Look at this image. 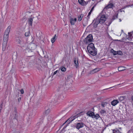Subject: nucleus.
Returning <instances> with one entry per match:
<instances>
[{"label":"nucleus","mask_w":133,"mask_h":133,"mask_svg":"<svg viewBox=\"0 0 133 133\" xmlns=\"http://www.w3.org/2000/svg\"><path fill=\"white\" fill-rule=\"evenodd\" d=\"M66 69L65 67H61V68L58 70V71H59L61 70L62 71L65 72L66 71Z\"/></svg>","instance_id":"393cba45"},{"label":"nucleus","mask_w":133,"mask_h":133,"mask_svg":"<svg viewBox=\"0 0 133 133\" xmlns=\"http://www.w3.org/2000/svg\"><path fill=\"white\" fill-rule=\"evenodd\" d=\"M59 91H62L64 90L65 88L63 85H61L59 87Z\"/></svg>","instance_id":"4be33fe9"},{"label":"nucleus","mask_w":133,"mask_h":133,"mask_svg":"<svg viewBox=\"0 0 133 133\" xmlns=\"http://www.w3.org/2000/svg\"><path fill=\"white\" fill-rule=\"evenodd\" d=\"M20 91L21 94H23L24 93V91L23 89H21Z\"/></svg>","instance_id":"a19ab883"},{"label":"nucleus","mask_w":133,"mask_h":133,"mask_svg":"<svg viewBox=\"0 0 133 133\" xmlns=\"http://www.w3.org/2000/svg\"><path fill=\"white\" fill-rule=\"evenodd\" d=\"M94 23V27L95 28H96L98 24L99 23H98V17H97L96 19H95L93 20V22Z\"/></svg>","instance_id":"9d476101"},{"label":"nucleus","mask_w":133,"mask_h":133,"mask_svg":"<svg viewBox=\"0 0 133 133\" xmlns=\"http://www.w3.org/2000/svg\"><path fill=\"white\" fill-rule=\"evenodd\" d=\"M22 36V35L21 33L19 34H18L16 35L15 37V39H21Z\"/></svg>","instance_id":"f3484780"},{"label":"nucleus","mask_w":133,"mask_h":133,"mask_svg":"<svg viewBox=\"0 0 133 133\" xmlns=\"http://www.w3.org/2000/svg\"><path fill=\"white\" fill-rule=\"evenodd\" d=\"M119 21L120 22H121V19H119Z\"/></svg>","instance_id":"de8ad7c7"},{"label":"nucleus","mask_w":133,"mask_h":133,"mask_svg":"<svg viewBox=\"0 0 133 133\" xmlns=\"http://www.w3.org/2000/svg\"><path fill=\"white\" fill-rule=\"evenodd\" d=\"M2 104H1L0 105V113L1 112V111L2 110Z\"/></svg>","instance_id":"58836bf2"},{"label":"nucleus","mask_w":133,"mask_h":133,"mask_svg":"<svg viewBox=\"0 0 133 133\" xmlns=\"http://www.w3.org/2000/svg\"><path fill=\"white\" fill-rule=\"evenodd\" d=\"M76 18H75L74 19L73 18H70V22L71 24L72 25H74L76 21Z\"/></svg>","instance_id":"f8f14e48"},{"label":"nucleus","mask_w":133,"mask_h":133,"mask_svg":"<svg viewBox=\"0 0 133 133\" xmlns=\"http://www.w3.org/2000/svg\"><path fill=\"white\" fill-rule=\"evenodd\" d=\"M93 40L92 35L90 34L89 35L83 40V43L84 44H88Z\"/></svg>","instance_id":"f03ea898"},{"label":"nucleus","mask_w":133,"mask_h":133,"mask_svg":"<svg viewBox=\"0 0 133 133\" xmlns=\"http://www.w3.org/2000/svg\"><path fill=\"white\" fill-rule=\"evenodd\" d=\"M30 34L29 32V31L26 32L25 34V35L26 36H28Z\"/></svg>","instance_id":"f704fd0d"},{"label":"nucleus","mask_w":133,"mask_h":133,"mask_svg":"<svg viewBox=\"0 0 133 133\" xmlns=\"http://www.w3.org/2000/svg\"><path fill=\"white\" fill-rule=\"evenodd\" d=\"M116 41H121L120 40H118V39L116 40Z\"/></svg>","instance_id":"49530a36"},{"label":"nucleus","mask_w":133,"mask_h":133,"mask_svg":"<svg viewBox=\"0 0 133 133\" xmlns=\"http://www.w3.org/2000/svg\"><path fill=\"white\" fill-rule=\"evenodd\" d=\"M118 70L120 71L125 70L126 69V67H118Z\"/></svg>","instance_id":"aec40b11"},{"label":"nucleus","mask_w":133,"mask_h":133,"mask_svg":"<svg viewBox=\"0 0 133 133\" xmlns=\"http://www.w3.org/2000/svg\"><path fill=\"white\" fill-rule=\"evenodd\" d=\"M118 14L115 13L112 16L111 21H112L114 20L115 19H116L118 17Z\"/></svg>","instance_id":"dca6fc26"},{"label":"nucleus","mask_w":133,"mask_h":133,"mask_svg":"<svg viewBox=\"0 0 133 133\" xmlns=\"http://www.w3.org/2000/svg\"><path fill=\"white\" fill-rule=\"evenodd\" d=\"M100 116L98 114H96L95 115V114H94L93 118H95L96 119H97Z\"/></svg>","instance_id":"b1692460"},{"label":"nucleus","mask_w":133,"mask_h":133,"mask_svg":"<svg viewBox=\"0 0 133 133\" xmlns=\"http://www.w3.org/2000/svg\"><path fill=\"white\" fill-rule=\"evenodd\" d=\"M82 16V15H79V16H78V21H80L82 20V17H83V16Z\"/></svg>","instance_id":"c756f323"},{"label":"nucleus","mask_w":133,"mask_h":133,"mask_svg":"<svg viewBox=\"0 0 133 133\" xmlns=\"http://www.w3.org/2000/svg\"><path fill=\"white\" fill-rule=\"evenodd\" d=\"M95 5H94V6H93L91 10H90V12H92V11H93V10H94V7H95Z\"/></svg>","instance_id":"4c0bfd02"},{"label":"nucleus","mask_w":133,"mask_h":133,"mask_svg":"<svg viewBox=\"0 0 133 133\" xmlns=\"http://www.w3.org/2000/svg\"><path fill=\"white\" fill-rule=\"evenodd\" d=\"M131 99L132 100V101L133 102V96H132L131 97Z\"/></svg>","instance_id":"37998d69"},{"label":"nucleus","mask_w":133,"mask_h":133,"mask_svg":"<svg viewBox=\"0 0 133 133\" xmlns=\"http://www.w3.org/2000/svg\"><path fill=\"white\" fill-rule=\"evenodd\" d=\"M97 50L96 48L91 50H89L88 51L89 53L93 56H95L96 55L97 53Z\"/></svg>","instance_id":"423d86ee"},{"label":"nucleus","mask_w":133,"mask_h":133,"mask_svg":"<svg viewBox=\"0 0 133 133\" xmlns=\"http://www.w3.org/2000/svg\"><path fill=\"white\" fill-rule=\"evenodd\" d=\"M34 18L31 17L28 19V23L30 25L32 26L33 21V19Z\"/></svg>","instance_id":"4468645a"},{"label":"nucleus","mask_w":133,"mask_h":133,"mask_svg":"<svg viewBox=\"0 0 133 133\" xmlns=\"http://www.w3.org/2000/svg\"><path fill=\"white\" fill-rule=\"evenodd\" d=\"M12 118H13L14 119H17V114L16 110H15L13 112L12 114L11 115Z\"/></svg>","instance_id":"6e6552de"},{"label":"nucleus","mask_w":133,"mask_h":133,"mask_svg":"<svg viewBox=\"0 0 133 133\" xmlns=\"http://www.w3.org/2000/svg\"><path fill=\"white\" fill-rule=\"evenodd\" d=\"M125 97L124 96H120L119 98V100L121 101L124 100L125 99Z\"/></svg>","instance_id":"bb28decb"},{"label":"nucleus","mask_w":133,"mask_h":133,"mask_svg":"<svg viewBox=\"0 0 133 133\" xmlns=\"http://www.w3.org/2000/svg\"><path fill=\"white\" fill-rule=\"evenodd\" d=\"M50 112V110L49 109H47L45 111V114L46 115L48 114Z\"/></svg>","instance_id":"7c9ffc66"},{"label":"nucleus","mask_w":133,"mask_h":133,"mask_svg":"<svg viewBox=\"0 0 133 133\" xmlns=\"http://www.w3.org/2000/svg\"><path fill=\"white\" fill-rule=\"evenodd\" d=\"M16 42H17V43L18 44H19L20 45H22L23 41L21 39H16Z\"/></svg>","instance_id":"2eb2a0df"},{"label":"nucleus","mask_w":133,"mask_h":133,"mask_svg":"<svg viewBox=\"0 0 133 133\" xmlns=\"http://www.w3.org/2000/svg\"><path fill=\"white\" fill-rule=\"evenodd\" d=\"M59 72V71H58V70L55 71L54 72L53 74L52 75V76H54V75H55L57 73V72Z\"/></svg>","instance_id":"e433bc0d"},{"label":"nucleus","mask_w":133,"mask_h":133,"mask_svg":"<svg viewBox=\"0 0 133 133\" xmlns=\"http://www.w3.org/2000/svg\"><path fill=\"white\" fill-rule=\"evenodd\" d=\"M74 61L76 66H78V61L76 59L75 57L74 58Z\"/></svg>","instance_id":"6ab92c4d"},{"label":"nucleus","mask_w":133,"mask_h":133,"mask_svg":"<svg viewBox=\"0 0 133 133\" xmlns=\"http://www.w3.org/2000/svg\"><path fill=\"white\" fill-rule=\"evenodd\" d=\"M88 3V1L85 2V1H84L83 3L84 5H82L83 6H84L86 5Z\"/></svg>","instance_id":"c9c22d12"},{"label":"nucleus","mask_w":133,"mask_h":133,"mask_svg":"<svg viewBox=\"0 0 133 133\" xmlns=\"http://www.w3.org/2000/svg\"><path fill=\"white\" fill-rule=\"evenodd\" d=\"M92 12H90H90L89 13L88 15L87 16V17H88L89 18V16L91 15Z\"/></svg>","instance_id":"ea45409f"},{"label":"nucleus","mask_w":133,"mask_h":133,"mask_svg":"<svg viewBox=\"0 0 133 133\" xmlns=\"http://www.w3.org/2000/svg\"><path fill=\"white\" fill-rule=\"evenodd\" d=\"M79 116V114L72 116L69 118V119L66 121V122H68V123H69L73 121L76 118L78 117Z\"/></svg>","instance_id":"0eeeda50"},{"label":"nucleus","mask_w":133,"mask_h":133,"mask_svg":"<svg viewBox=\"0 0 133 133\" xmlns=\"http://www.w3.org/2000/svg\"><path fill=\"white\" fill-rule=\"evenodd\" d=\"M21 99V97H20V98H19L18 99V101H20Z\"/></svg>","instance_id":"79ce46f5"},{"label":"nucleus","mask_w":133,"mask_h":133,"mask_svg":"<svg viewBox=\"0 0 133 133\" xmlns=\"http://www.w3.org/2000/svg\"><path fill=\"white\" fill-rule=\"evenodd\" d=\"M127 38V39H130H130H131V38H130V37H129V38H128H128Z\"/></svg>","instance_id":"a18cd8bd"},{"label":"nucleus","mask_w":133,"mask_h":133,"mask_svg":"<svg viewBox=\"0 0 133 133\" xmlns=\"http://www.w3.org/2000/svg\"><path fill=\"white\" fill-rule=\"evenodd\" d=\"M113 133H122L118 130H115V129L113 130Z\"/></svg>","instance_id":"cd10ccee"},{"label":"nucleus","mask_w":133,"mask_h":133,"mask_svg":"<svg viewBox=\"0 0 133 133\" xmlns=\"http://www.w3.org/2000/svg\"><path fill=\"white\" fill-rule=\"evenodd\" d=\"M108 103L107 102H102L101 103V106L103 107H104L107 105Z\"/></svg>","instance_id":"5701e85b"},{"label":"nucleus","mask_w":133,"mask_h":133,"mask_svg":"<svg viewBox=\"0 0 133 133\" xmlns=\"http://www.w3.org/2000/svg\"><path fill=\"white\" fill-rule=\"evenodd\" d=\"M88 44L87 48L88 51L90 49L91 50L95 48L94 46V44L93 43H91L90 44Z\"/></svg>","instance_id":"1a4fd4ad"},{"label":"nucleus","mask_w":133,"mask_h":133,"mask_svg":"<svg viewBox=\"0 0 133 133\" xmlns=\"http://www.w3.org/2000/svg\"><path fill=\"white\" fill-rule=\"evenodd\" d=\"M114 6V5L112 3H110L109 4L107 7L108 9L109 8H112Z\"/></svg>","instance_id":"412c9836"},{"label":"nucleus","mask_w":133,"mask_h":133,"mask_svg":"<svg viewBox=\"0 0 133 133\" xmlns=\"http://www.w3.org/2000/svg\"><path fill=\"white\" fill-rule=\"evenodd\" d=\"M106 19L105 16L104 15H102L101 16L100 18H98V23L101 24H102L105 22Z\"/></svg>","instance_id":"20e7f679"},{"label":"nucleus","mask_w":133,"mask_h":133,"mask_svg":"<svg viewBox=\"0 0 133 133\" xmlns=\"http://www.w3.org/2000/svg\"><path fill=\"white\" fill-rule=\"evenodd\" d=\"M34 56V55H32V56H29V57H33Z\"/></svg>","instance_id":"c03bdc74"},{"label":"nucleus","mask_w":133,"mask_h":133,"mask_svg":"<svg viewBox=\"0 0 133 133\" xmlns=\"http://www.w3.org/2000/svg\"><path fill=\"white\" fill-rule=\"evenodd\" d=\"M84 70H83V71H82V73L83 72H84Z\"/></svg>","instance_id":"09e8293b"},{"label":"nucleus","mask_w":133,"mask_h":133,"mask_svg":"<svg viewBox=\"0 0 133 133\" xmlns=\"http://www.w3.org/2000/svg\"><path fill=\"white\" fill-rule=\"evenodd\" d=\"M133 34V32H129L128 34L129 35V36L130 37H131L133 38V36H132V35Z\"/></svg>","instance_id":"2f4dec72"},{"label":"nucleus","mask_w":133,"mask_h":133,"mask_svg":"<svg viewBox=\"0 0 133 133\" xmlns=\"http://www.w3.org/2000/svg\"><path fill=\"white\" fill-rule=\"evenodd\" d=\"M118 103V101L117 100H114L111 102V104L113 106H115Z\"/></svg>","instance_id":"ddd939ff"},{"label":"nucleus","mask_w":133,"mask_h":133,"mask_svg":"<svg viewBox=\"0 0 133 133\" xmlns=\"http://www.w3.org/2000/svg\"><path fill=\"white\" fill-rule=\"evenodd\" d=\"M111 52L114 55H115L117 54V51L114 50L113 49H111Z\"/></svg>","instance_id":"a878e982"},{"label":"nucleus","mask_w":133,"mask_h":133,"mask_svg":"<svg viewBox=\"0 0 133 133\" xmlns=\"http://www.w3.org/2000/svg\"><path fill=\"white\" fill-rule=\"evenodd\" d=\"M117 54H118L119 55H121L122 54V51H117Z\"/></svg>","instance_id":"473e14b6"},{"label":"nucleus","mask_w":133,"mask_h":133,"mask_svg":"<svg viewBox=\"0 0 133 133\" xmlns=\"http://www.w3.org/2000/svg\"><path fill=\"white\" fill-rule=\"evenodd\" d=\"M106 111L104 110H102L100 111V113L101 114H103L105 113Z\"/></svg>","instance_id":"72a5a7b5"},{"label":"nucleus","mask_w":133,"mask_h":133,"mask_svg":"<svg viewBox=\"0 0 133 133\" xmlns=\"http://www.w3.org/2000/svg\"><path fill=\"white\" fill-rule=\"evenodd\" d=\"M101 69V68H99L97 67L94 69L92 70L91 71L89 72H88V75H89L90 74H92L95 73L100 70Z\"/></svg>","instance_id":"39448f33"},{"label":"nucleus","mask_w":133,"mask_h":133,"mask_svg":"<svg viewBox=\"0 0 133 133\" xmlns=\"http://www.w3.org/2000/svg\"><path fill=\"white\" fill-rule=\"evenodd\" d=\"M94 114V112L91 111H88L87 113V115L91 117L92 118H93Z\"/></svg>","instance_id":"9b49d317"},{"label":"nucleus","mask_w":133,"mask_h":133,"mask_svg":"<svg viewBox=\"0 0 133 133\" xmlns=\"http://www.w3.org/2000/svg\"><path fill=\"white\" fill-rule=\"evenodd\" d=\"M84 1V0H78V2L79 4L82 5H84L83 4Z\"/></svg>","instance_id":"c85d7f7f"},{"label":"nucleus","mask_w":133,"mask_h":133,"mask_svg":"<svg viewBox=\"0 0 133 133\" xmlns=\"http://www.w3.org/2000/svg\"><path fill=\"white\" fill-rule=\"evenodd\" d=\"M57 38V36L56 34L51 39V42L52 43L54 42Z\"/></svg>","instance_id":"a211bd4d"},{"label":"nucleus","mask_w":133,"mask_h":133,"mask_svg":"<svg viewBox=\"0 0 133 133\" xmlns=\"http://www.w3.org/2000/svg\"><path fill=\"white\" fill-rule=\"evenodd\" d=\"M78 122L77 123L76 126V128L79 130L80 128H83L85 125L80 120H78Z\"/></svg>","instance_id":"7ed1b4c3"},{"label":"nucleus","mask_w":133,"mask_h":133,"mask_svg":"<svg viewBox=\"0 0 133 133\" xmlns=\"http://www.w3.org/2000/svg\"><path fill=\"white\" fill-rule=\"evenodd\" d=\"M11 26H9L6 30L4 35L2 44V50L4 51L6 48L7 44L9 34L10 32Z\"/></svg>","instance_id":"f257e3e1"}]
</instances>
